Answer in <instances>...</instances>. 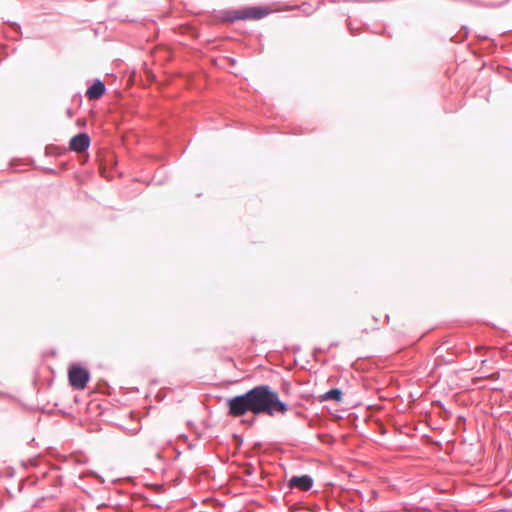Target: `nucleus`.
<instances>
[{
	"label": "nucleus",
	"mask_w": 512,
	"mask_h": 512,
	"mask_svg": "<svg viewBox=\"0 0 512 512\" xmlns=\"http://www.w3.org/2000/svg\"><path fill=\"white\" fill-rule=\"evenodd\" d=\"M106 91L105 84L99 80L96 79L93 84L87 89L86 91V97L89 100H96L103 96V94Z\"/></svg>",
	"instance_id": "423d86ee"
},
{
	"label": "nucleus",
	"mask_w": 512,
	"mask_h": 512,
	"mask_svg": "<svg viewBox=\"0 0 512 512\" xmlns=\"http://www.w3.org/2000/svg\"><path fill=\"white\" fill-rule=\"evenodd\" d=\"M269 11L263 7H243L239 9L227 10L224 12L223 19L228 22L237 20L261 19L268 15Z\"/></svg>",
	"instance_id": "f03ea898"
},
{
	"label": "nucleus",
	"mask_w": 512,
	"mask_h": 512,
	"mask_svg": "<svg viewBox=\"0 0 512 512\" xmlns=\"http://www.w3.org/2000/svg\"><path fill=\"white\" fill-rule=\"evenodd\" d=\"M68 378L70 385L78 390H82L86 387L89 379L90 373L87 369L80 367L78 365H73L69 368Z\"/></svg>",
	"instance_id": "7ed1b4c3"
},
{
	"label": "nucleus",
	"mask_w": 512,
	"mask_h": 512,
	"mask_svg": "<svg viewBox=\"0 0 512 512\" xmlns=\"http://www.w3.org/2000/svg\"><path fill=\"white\" fill-rule=\"evenodd\" d=\"M313 479L309 475H301V476H293L289 482L288 485L290 488H297L301 491H308L313 486Z\"/></svg>",
	"instance_id": "39448f33"
},
{
	"label": "nucleus",
	"mask_w": 512,
	"mask_h": 512,
	"mask_svg": "<svg viewBox=\"0 0 512 512\" xmlns=\"http://www.w3.org/2000/svg\"><path fill=\"white\" fill-rule=\"evenodd\" d=\"M226 404L229 415L233 417H241L247 413L254 416H273L276 412L284 414L288 410V405L268 385L255 386L244 394L229 398Z\"/></svg>",
	"instance_id": "f257e3e1"
},
{
	"label": "nucleus",
	"mask_w": 512,
	"mask_h": 512,
	"mask_svg": "<svg viewBox=\"0 0 512 512\" xmlns=\"http://www.w3.org/2000/svg\"><path fill=\"white\" fill-rule=\"evenodd\" d=\"M90 145V138L87 133H79L70 140L69 147L72 151L81 153L86 151Z\"/></svg>",
	"instance_id": "20e7f679"
},
{
	"label": "nucleus",
	"mask_w": 512,
	"mask_h": 512,
	"mask_svg": "<svg viewBox=\"0 0 512 512\" xmlns=\"http://www.w3.org/2000/svg\"><path fill=\"white\" fill-rule=\"evenodd\" d=\"M342 395L343 393L339 388H333L323 394L321 398L324 401L333 400L340 402L342 400Z\"/></svg>",
	"instance_id": "0eeeda50"
}]
</instances>
